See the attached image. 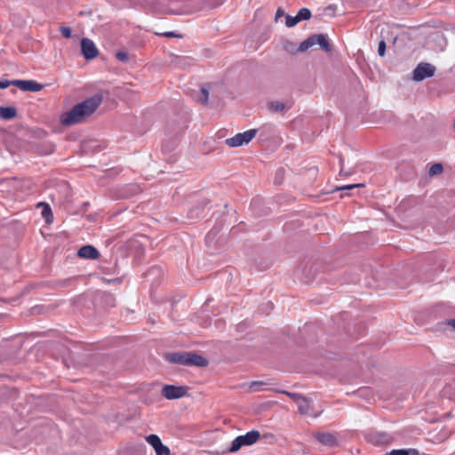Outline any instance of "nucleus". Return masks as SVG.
<instances>
[{
    "label": "nucleus",
    "instance_id": "f257e3e1",
    "mask_svg": "<svg viewBox=\"0 0 455 455\" xmlns=\"http://www.w3.org/2000/svg\"><path fill=\"white\" fill-rule=\"evenodd\" d=\"M103 96L97 93L80 103L76 104L69 111L63 113L60 122L63 126H71L83 123L88 116H92L102 103Z\"/></svg>",
    "mask_w": 455,
    "mask_h": 455
},
{
    "label": "nucleus",
    "instance_id": "f03ea898",
    "mask_svg": "<svg viewBox=\"0 0 455 455\" xmlns=\"http://www.w3.org/2000/svg\"><path fill=\"white\" fill-rule=\"evenodd\" d=\"M165 358L168 362L174 364L205 367L208 365V360L195 352H176L166 354Z\"/></svg>",
    "mask_w": 455,
    "mask_h": 455
},
{
    "label": "nucleus",
    "instance_id": "7ed1b4c3",
    "mask_svg": "<svg viewBox=\"0 0 455 455\" xmlns=\"http://www.w3.org/2000/svg\"><path fill=\"white\" fill-rule=\"evenodd\" d=\"M257 129H250L244 132H240L226 140V144L230 148L241 147L248 144L256 135Z\"/></svg>",
    "mask_w": 455,
    "mask_h": 455
},
{
    "label": "nucleus",
    "instance_id": "20e7f679",
    "mask_svg": "<svg viewBox=\"0 0 455 455\" xmlns=\"http://www.w3.org/2000/svg\"><path fill=\"white\" fill-rule=\"evenodd\" d=\"M435 67L427 62H420L413 70L412 78L416 82L434 76Z\"/></svg>",
    "mask_w": 455,
    "mask_h": 455
},
{
    "label": "nucleus",
    "instance_id": "39448f33",
    "mask_svg": "<svg viewBox=\"0 0 455 455\" xmlns=\"http://www.w3.org/2000/svg\"><path fill=\"white\" fill-rule=\"evenodd\" d=\"M188 393V388L181 386L164 385L162 388V395L168 400H174L184 397Z\"/></svg>",
    "mask_w": 455,
    "mask_h": 455
},
{
    "label": "nucleus",
    "instance_id": "423d86ee",
    "mask_svg": "<svg viewBox=\"0 0 455 455\" xmlns=\"http://www.w3.org/2000/svg\"><path fill=\"white\" fill-rule=\"evenodd\" d=\"M366 439L374 445H385L389 444L393 437L386 432L372 431L366 435Z\"/></svg>",
    "mask_w": 455,
    "mask_h": 455
},
{
    "label": "nucleus",
    "instance_id": "0eeeda50",
    "mask_svg": "<svg viewBox=\"0 0 455 455\" xmlns=\"http://www.w3.org/2000/svg\"><path fill=\"white\" fill-rule=\"evenodd\" d=\"M13 85H16L23 92H40L44 85L34 80H13Z\"/></svg>",
    "mask_w": 455,
    "mask_h": 455
},
{
    "label": "nucleus",
    "instance_id": "6e6552de",
    "mask_svg": "<svg viewBox=\"0 0 455 455\" xmlns=\"http://www.w3.org/2000/svg\"><path fill=\"white\" fill-rule=\"evenodd\" d=\"M81 50L86 60H92L97 57L99 52L95 44L89 38H83L81 41Z\"/></svg>",
    "mask_w": 455,
    "mask_h": 455
},
{
    "label": "nucleus",
    "instance_id": "1a4fd4ad",
    "mask_svg": "<svg viewBox=\"0 0 455 455\" xmlns=\"http://www.w3.org/2000/svg\"><path fill=\"white\" fill-rule=\"evenodd\" d=\"M146 440L154 448L156 455H170V449L162 443L158 435H149Z\"/></svg>",
    "mask_w": 455,
    "mask_h": 455
},
{
    "label": "nucleus",
    "instance_id": "9d476101",
    "mask_svg": "<svg viewBox=\"0 0 455 455\" xmlns=\"http://www.w3.org/2000/svg\"><path fill=\"white\" fill-rule=\"evenodd\" d=\"M77 255L84 259H95L99 258L100 253L92 245H84L79 249Z\"/></svg>",
    "mask_w": 455,
    "mask_h": 455
},
{
    "label": "nucleus",
    "instance_id": "9b49d317",
    "mask_svg": "<svg viewBox=\"0 0 455 455\" xmlns=\"http://www.w3.org/2000/svg\"><path fill=\"white\" fill-rule=\"evenodd\" d=\"M241 437V441L243 445H252L255 443L260 437V434L257 430H251L247 432L245 435H239Z\"/></svg>",
    "mask_w": 455,
    "mask_h": 455
},
{
    "label": "nucleus",
    "instance_id": "f8f14e48",
    "mask_svg": "<svg viewBox=\"0 0 455 455\" xmlns=\"http://www.w3.org/2000/svg\"><path fill=\"white\" fill-rule=\"evenodd\" d=\"M315 44H318L322 50L325 52H330L331 51V46L323 34H315L314 35Z\"/></svg>",
    "mask_w": 455,
    "mask_h": 455
},
{
    "label": "nucleus",
    "instance_id": "ddd939ff",
    "mask_svg": "<svg viewBox=\"0 0 455 455\" xmlns=\"http://www.w3.org/2000/svg\"><path fill=\"white\" fill-rule=\"evenodd\" d=\"M17 116V109L14 107H1L0 117L3 120H11Z\"/></svg>",
    "mask_w": 455,
    "mask_h": 455
},
{
    "label": "nucleus",
    "instance_id": "4468645a",
    "mask_svg": "<svg viewBox=\"0 0 455 455\" xmlns=\"http://www.w3.org/2000/svg\"><path fill=\"white\" fill-rule=\"evenodd\" d=\"M298 410L300 414L307 415L310 413L311 401L302 396L298 402Z\"/></svg>",
    "mask_w": 455,
    "mask_h": 455
},
{
    "label": "nucleus",
    "instance_id": "2eb2a0df",
    "mask_svg": "<svg viewBox=\"0 0 455 455\" xmlns=\"http://www.w3.org/2000/svg\"><path fill=\"white\" fill-rule=\"evenodd\" d=\"M316 439L323 444L332 446L336 443V438L329 433H319L315 435Z\"/></svg>",
    "mask_w": 455,
    "mask_h": 455
},
{
    "label": "nucleus",
    "instance_id": "dca6fc26",
    "mask_svg": "<svg viewBox=\"0 0 455 455\" xmlns=\"http://www.w3.org/2000/svg\"><path fill=\"white\" fill-rule=\"evenodd\" d=\"M386 455H419V451L416 449H397L392 450Z\"/></svg>",
    "mask_w": 455,
    "mask_h": 455
},
{
    "label": "nucleus",
    "instance_id": "f3484780",
    "mask_svg": "<svg viewBox=\"0 0 455 455\" xmlns=\"http://www.w3.org/2000/svg\"><path fill=\"white\" fill-rule=\"evenodd\" d=\"M314 35L307 37L306 40H304L303 42H301L299 44V52H306L307 51L309 48H311L312 46L315 45V39H314Z\"/></svg>",
    "mask_w": 455,
    "mask_h": 455
},
{
    "label": "nucleus",
    "instance_id": "a211bd4d",
    "mask_svg": "<svg viewBox=\"0 0 455 455\" xmlns=\"http://www.w3.org/2000/svg\"><path fill=\"white\" fill-rule=\"evenodd\" d=\"M296 16L299 21L307 20L311 18V12L308 8L304 7L298 12Z\"/></svg>",
    "mask_w": 455,
    "mask_h": 455
},
{
    "label": "nucleus",
    "instance_id": "6ab92c4d",
    "mask_svg": "<svg viewBox=\"0 0 455 455\" xmlns=\"http://www.w3.org/2000/svg\"><path fill=\"white\" fill-rule=\"evenodd\" d=\"M39 205L43 206L42 215L45 219L46 222H52V220H49V217L52 218V212L50 205L44 203H41Z\"/></svg>",
    "mask_w": 455,
    "mask_h": 455
},
{
    "label": "nucleus",
    "instance_id": "aec40b11",
    "mask_svg": "<svg viewBox=\"0 0 455 455\" xmlns=\"http://www.w3.org/2000/svg\"><path fill=\"white\" fill-rule=\"evenodd\" d=\"M269 109L275 113L283 111L285 108L284 104L281 101H271L268 104Z\"/></svg>",
    "mask_w": 455,
    "mask_h": 455
},
{
    "label": "nucleus",
    "instance_id": "412c9836",
    "mask_svg": "<svg viewBox=\"0 0 455 455\" xmlns=\"http://www.w3.org/2000/svg\"><path fill=\"white\" fill-rule=\"evenodd\" d=\"M218 230L215 228H212L208 232V234L205 236V242L209 246H212V244L214 243L215 237L217 236Z\"/></svg>",
    "mask_w": 455,
    "mask_h": 455
},
{
    "label": "nucleus",
    "instance_id": "4be33fe9",
    "mask_svg": "<svg viewBox=\"0 0 455 455\" xmlns=\"http://www.w3.org/2000/svg\"><path fill=\"white\" fill-rule=\"evenodd\" d=\"M243 445V443L241 441V437L240 436H237L235 437L232 443H231V446L229 448V451L230 452H235L237 451Z\"/></svg>",
    "mask_w": 455,
    "mask_h": 455
},
{
    "label": "nucleus",
    "instance_id": "5701e85b",
    "mask_svg": "<svg viewBox=\"0 0 455 455\" xmlns=\"http://www.w3.org/2000/svg\"><path fill=\"white\" fill-rule=\"evenodd\" d=\"M443 171V167L442 165V164H439V163H436V164H434L430 169H429V174L430 175H437V174H441Z\"/></svg>",
    "mask_w": 455,
    "mask_h": 455
},
{
    "label": "nucleus",
    "instance_id": "b1692460",
    "mask_svg": "<svg viewBox=\"0 0 455 455\" xmlns=\"http://www.w3.org/2000/svg\"><path fill=\"white\" fill-rule=\"evenodd\" d=\"M264 385V382L262 381H251L248 384V390L250 392H257L261 390L260 387Z\"/></svg>",
    "mask_w": 455,
    "mask_h": 455
},
{
    "label": "nucleus",
    "instance_id": "393cba45",
    "mask_svg": "<svg viewBox=\"0 0 455 455\" xmlns=\"http://www.w3.org/2000/svg\"><path fill=\"white\" fill-rule=\"evenodd\" d=\"M299 20L297 16H291L289 14L285 15V25L288 28L294 27L297 23H299Z\"/></svg>",
    "mask_w": 455,
    "mask_h": 455
},
{
    "label": "nucleus",
    "instance_id": "a878e982",
    "mask_svg": "<svg viewBox=\"0 0 455 455\" xmlns=\"http://www.w3.org/2000/svg\"><path fill=\"white\" fill-rule=\"evenodd\" d=\"M116 59L123 63H126L129 61V55L126 52L120 51L116 53Z\"/></svg>",
    "mask_w": 455,
    "mask_h": 455
},
{
    "label": "nucleus",
    "instance_id": "bb28decb",
    "mask_svg": "<svg viewBox=\"0 0 455 455\" xmlns=\"http://www.w3.org/2000/svg\"><path fill=\"white\" fill-rule=\"evenodd\" d=\"M201 102L204 105H206L208 103V100H209V91L207 88L205 87H201Z\"/></svg>",
    "mask_w": 455,
    "mask_h": 455
},
{
    "label": "nucleus",
    "instance_id": "cd10ccee",
    "mask_svg": "<svg viewBox=\"0 0 455 455\" xmlns=\"http://www.w3.org/2000/svg\"><path fill=\"white\" fill-rule=\"evenodd\" d=\"M60 31L61 35L66 38H70L72 36V30L69 27L61 26L60 28Z\"/></svg>",
    "mask_w": 455,
    "mask_h": 455
},
{
    "label": "nucleus",
    "instance_id": "c85d7f7f",
    "mask_svg": "<svg viewBox=\"0 0 455 455\" xmlns=\"http://www.w3.org/2000/svg\"><path fill=\"white\" fill-rule=\"evenodd\" d=\"M386 52V42L384 40H380L378 45V53L379 56L383 57Z\"/></svg>",
    "mask_w": 455,
    "mask_h": 455
},
{
    "label": "nucleus",
    "instance_id": "c756f323",
    "mask_svg": "<svg viewBox=\"0 0 455 455\" xmlns=\"http://www.w3.org/2000/svg\"><path fill=\"white\" fill-rule=\"evenodd\" d=\"M360 187H364V184H363V183L350 184V185L337 188V190H347V189H352V188H360Z\"/></svg>",
    "mask_w": 455,
    "mask_h": 455
},
{
    "label": "nucleus",
    "instance_id": "7c9ffc66",
    "mask_svg": "<svg viewBox=\"0 0 455 455\" xmlns=\"http://www.w3.org/2000/svg\"><path fill=\"white\" fill-rule=\"evenodd\" d=\"M283 393L285 394L287 396L291 397L296 403L302 397L301 395L297 393H291L288 391H283Z\"/></svg>",
    "mask_w": 455,
    "mask_h": 455
},
{
    "label": "nucleus",
    "instance_id": "2f4dec72",
    "mask_svg": "<svg viewBox=\"0 0 455 455\" xmlns=\"http://www.w3.org/2000/svg\"><path fill=\"white\" fill-rule=\"evenodd\" d=\"M11 84H13V80L12 81H9L6 79L0 80V89H5Z\"/></svg>",
    "mask_w": 455,
    "mask_h": 455
},
{
    "label": "nucleus",
    "instance_id": "473e14b6",
    "mask_svg": "<svg viewBox=\"0 0 455 455\" xmlns=\"http://www.w3.org/2000/svg\"><path fill=\"white\" fill-rule=\"evenodd\" d=\"M285 12L283 11V9H282L281 7H279L277 10H276V12H275V21L278 20L279 18L283 17V16H285Z\"/></svg>",
    "mask_w": 455,
    "mask_h": 455
},
{
    "label": "nucleus",
    "instance_id": "72a5a7b5",
    "mask_svg": "<svg viewBox=\"0 0 455 455\" xmlns=\"http://www.w3.org/2000/svg\"><path fill=\"white\" fill-rule=\"evenodd\" d=\"M163 36H164L166 37H179L180 36L179 35H177L175 32H172V31L165 32L163 34Z\"/></svg>",
    "mask_w": 455,
    "mask_h": 455
},
{
    "label": "nucleus",
    "instance_id": "f704fd0d",
    "mask_svg": "<svg viewBox=\"0 0 455 455\" xmlns=\"http://www.w3.org/2000/svg\"><path fill=\"white\" fill-rule=\"evenodd\" d=\"M448 324L451 325L455 330V319H451L448 322Z\"/></svg>",
    "mask_w": 455,
    "mask_h": 455
},
{
    "label": "nucleus",
    "instance_id": "c9c22d12",
    "mask_svg": "<svg viewBox=\"0 0 455 455\" xmlns=\"http://www.w3.org/2000/svg\"><path fill=\"white\" fill-rule=\"evenodd\" d=\"M327 10H331V11H334L336 9V5L334 4H330L327 6L326 8Z\"/></svg>",
    "mask_w": 455,
    "mask_h": 455
},
{
    "label": "nucleus",
    "instance_id": "e433bc0d",
    "mask_svg": "<svg viewBox=\"0 0 455 455\" xmlns=\"http://www.w3.org/2000/svg\"><path fill=\"white\" fill-rule=\"evenodd\" d=\"M449 389H450V386H446V387H444V389H443V391L444 395H448V393H449Z\"/></svg>",
    "mask_w": 455,
    "mask_h": 455
},
{
    "label": "nucleus",
    "instance_id": "4c0bfd02",
    "mask_svg": "<svg viewBox=\"0 0 455 455\" xmlns=\"http://www.w3.org/2000/svg\"><path fill=\"white\" fill-rule=\"evenodd\" d=\"M442 37H443V36H442V35H440V34H436V35H435V38H436V39H441Z\"/></svg>",
    "mask_w": 455,
    "mask_h": 455
},
{
    "label": "nucleus",
    "instance_id": "58836bf2",
    "mask_svg": "<svg viewBox=\"0 0 455 455\" xmlns=\"http://www.w3.org/2000/svg\"><path fill=\"white\" fill-rule=\"evenodd\" d=\"M107 297L110 299V300H114V298L110 295V294H108Z\"/></svg>",
    "mask_w": 455,
    "mask_h": 455
},
{
    "label": "nucleus",
    "instance_id": "ea45409f",
    "mask_svg": "<svg viewBox=\"0 0 455 455\" xmlns=\"http://www.w3.org/2000/svg\"><path fill=\"white\" fill-rule=\"evenodd\" d=\"M283 173V170H278L276 175H279V174H282Z\"/></svg>",
    "mask_w": 455,
    "mask_h": 455
},
{
    "label": "nucleus",
    "instance_id": "a19ab883",
    "mask_svg": "<svg viewBox=\"0 0 455 455\" xmlns=\"http://www.w3.org/2000/svg\"><path fill=\"white\" fill-rule=\"evenodd\" d=\"M339 163H340V165L342 166V164H343V160H342V159H340V160H339ZM340 172H342V169L340 170Z\"/></svg>",
    "mask_w": 455,
    "mask_h": 455
},
{
    "label": "nucleus",
    "instance_id": "79ce46f5",
    "mask_svg": "<svg viewBox=\"0 0 455 455\" xmlns=\"http://www.w3.org/2000/svg\"><path fill=\"white\" fill-rule=\"evenodd\" d=\"M267 306H268L269 307H271V308L273 307H272V303H270V302H269V303H267Z\"/></svg>",
    "mask_w": 455,
    "mask_h": 455
}]
</instances>
